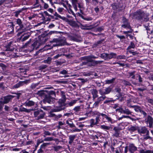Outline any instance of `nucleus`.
Instances as JSON below:
<instances>
[{"mask_svg":"<svg viewBox=\"0 0 153 153\" xmlns=\"http://www.w3.org/2000/svg\"><path fill=\"white\" fill-rule=\"evenodd\" d=\"M57 140L56 139H53V137H47L45 138L43 141H42L41 142H42L43 141H51L52 140L56 141Z\"/></svg>","mask_w":153,"mask_h":153,"instance_id":"473e14b6","label":"nucleus"},{"mask_svg":"<svg viewBox=\"0 0 153 153\" xmlns=\"http://www.w3.org/2000/svg\"><path fill=\"white\" fill-rule=\"evenodd\" d=\"M4 105L2 104V102L0 100V114H4V112L3 110Z\"/></svg>","mask_w":153,"mask_h":153,"instance_id":"2f4dec72","label":"nucleus"},{"mask_svg":"<svg viewBox=\"0 0 153 153\" xmlns=\"http://www.w3.org/2000/svg\"><path fill=\"white\" fill-rule=\"evenodd\" d=\"M128 105L129 107H132L134 108L135 111L137 112H138L139 111L140 112V111L141 110L140 109V108L138 106H129Z\"/></svg>","mask_w":153,"mask_h":153,"instance_id":"c756f323","label":"nucleus"},{"mask_svg":"<svg viewBox=\"0 0 153 153\" xmlns=\"http://www.w3.org/2000/svg\"><path fill=\"white\" fill-rule=\"evenodd\" d=\"M128 129L129 131L131 133H132L137 130L138 131V127L136 126L130 125L128 126Z\"/></svg>","mask_w":153,"mask_h":153,"instance_id":"dca6fc26","label":"nucleus"},{"mask_svg":"<svg viewBox=\"0 0 153 153\" xmlns=\"http://www.w3.org/2000/svg\"><path fill=\"white\" fill-rule=\"evenodd\" d=\"M99 91L100 94L102 96L105 95V93L104 91H103L101 89H100L99 90Z\"/></svg>","mask_w":153,"mask_h":153,"instance_id":"774afa93","label":"nucleus"},{"mask_svg":"<svg viewBox=\"0 0 153 153\" xmlns=\"http://www.w3.org/2000/svg\"><path fill=\"white\" fill-rule=\"evenodd\" d=\"M51 42L56 43V44L53 45L54 46H62L66 44V39L63 37L53 39Z\"/></svg>","mask_w":153,"mask_h":153,"instance_id":"20e7f679","label":"nucleus"},{"mask_svg":"<svg viewBox=\"0 0 153 153\" xmlns=\"http://www.w3.org/2000/svg\"><path fill=\"white\" fill-rule=\"evenodd\" d=\"M114 80L115 79L114 78H113L110 80H106L105 81V83L108 84H110L112 83Z\"/></svg>","mask_w":153,"mask_h":153,"instance_id":"49530a36","label":"nucleus"},{"mask_svg":"<svg viewBox=\"0 0 153 153\" xmlns=\"http://www.w3.org/2000/svg\"><path fill=\"white\" fill-rule=\"evenodd\" d=\"M72 4L74 10L76 11L77 10V4L78 3V0H71Z\"/></svg>","mask_w":153,"mask_h":153,"instance_id":"f3484780","label":"nucleus"},{"mask_svg":"<svg viewBox=\"0 0 153 153\" xmlns=\"http://www.w3.org/2000/svg\"><path fill=\"white\" fill-rule=\"evenodd\" d=\"M106 98L105 95L101 96L99 97L97 99V100L95 102L93 105L94 107H98L100 103H101Z\"/></svg>","mask_w":153,"mask_h":153,"instance_id":"1a4fd4ad","label":"nucleus"},{"mask_svg":"<svg viewBox=\"0 0 153 153\" xmlns=\"http://www.w3.org/2000/svg\"><path fill=\"white\" fill-rule=\"evenodd\" d=\"M47 67V66L46 65H40L39 67V70L44 69Z\"/></svg>","mask_w":153,"mask_h":153,"instance_id":"052dcab7","label":"nucleus"},{"mask_svg":"<svg viewBox=\"0 0 153 153\" xmlns=\"http://www.w3.org/2000/svg\"><path fill=\"white\" fill-rule=\"evenodd\" d=\"M144 13L140 10L137 11L134 13L133 14L134 17L138 19H140L143 17Z\"/></svg>","mask_w":153,"mask_h":153,"instance_id":"0eeeda50","label":"nucleus"},{"mask_svg":"<svg viewBox=\"0 0 153 153\" xmlns=\"http://www.w3.org/2000/svg\"><path fill=\"white\" fill-rule=\"evenodd\" d=\"M129 151L131 153L134 152L137 150V147L133 144H130L128 145Z\"/></svg>","mask_w":153,"mask_h":153,"instance_id":"4468645a","label":"nucleus"},{"mask_svg":"<svg viewBox=\"0 0 153 153\" xmlns=\"http://www.w3.org/2000/svg\"><path fill=\"white\" fill-rule=\"evenodd\" d=\"M70 123L68 125L71 128H72L74 127H75V125L73 124L72 122L70 120H69Z\"/></svg>","mask_w":153,"mask_h":153,"instance_id":"69168bd1","label":"nucleus"},{"mask_svg":"<svg viewBox=\"0 0 153 153\" xmlns=\"http://www.w3.org/2000/svg\"><path fill=\"white\" fill-rule=\"evenodd\" d=\"M112 8L113 10H115L118 7V5L115 3H113L111 5Z\"/></svg>","mask_w":153,"mask_h":153,"instance_id":"e2e57ef3","label":"nucleus"},{"mask_svg":"<svg viewBox=\"0 0 153 153\" xmlns=\"http://www.w3.org/2000/svg\"><path fill=\"white\" fill-rule=\"evenodd\" d=\"M116 56L117 55L115 53H111L109 54H108V60L112 58H116Z\"/></svg>","mask_w":153,"mask_h":153,"instance_id":"b1692460","label":"nucleus"},{"mask_svg":"<svg viewBox=\"0 0 153 153\" xmlns=\"http://www.w3.org/2000/svg\"><path fill=\"white\" fill-rule=\"evenodd\" d=\"M90 126L91 127H93L94 126L96 125L97 124L96 123V122L94 119H91L90 121Z\"/></svg>","mask_w":153,"mask_h":153,"instance_id":"c9c22d12","label":"nucleus"},{"mask_svg":"<svg viewBox=\"0 0 153 153\" xmlns=\"http://www.w3.org/2000/svg\"><path fill=\"white\" fill-rule=\"evenodd\" d=\"M62 117L61 114H59L58 115H55L54 118H53L54 120H57Z\"/></svg>","mask_w":153,"mask_h":153,"instance_id":"603ef678","label":"nucleus"},{"mask_svg":"<svg viewBox=\"0 0 153 153\" xmlns=\"http://www.w3.org/2000/svg\"><path fill=\"white\" fill-rule=\"evenodd\" d=\"M33 114L35 119L39 120L44 118L45 113L42 110L39 109L35 111Z\"/></svg>","mask_w":153,"mask_h":153,"instance_id":"f03ea898","label":"nucleus"},{"mask_svg":"<svg viewBox=\"0 0 153 153\" xmlns=\"http://www.w3.org/2000/svg\"><path fill=\"white\" fill-rule=\"evenodd\" d=\"M62 148L61 146H54L53 147V148L54 149V150L56 152H57L60 149Z\"/></svg>","mask_w":153,"mask_h":153,"instance_id":"680f3d73","label":"nucleus"},{"mask_svg":"<svg viewBox=\"0 0 153 153\" xmlns=\"http://www.w3.org/2000/svg\"><path fill=\"white\" fill-rule=\"evenodd\" d=\"M44 135L43 136L45 137L46 136H49L51 135V133L48 131H45L43 133Z\"/></svg>","mask_w":153,"mask_h":153,"instance_id":"5fc2aeb1","label":"nucleus"},{"mask_svg":"<svg viewBox=\"0 0 153 153\" xmlns=\"http://www.w3.org/2000/svg\"><path fill=\"white\" fill-rule=\"evenodd\" d=\"M77 6H78V7L80 9V11L81 13L82 12V9H83V4H80V3H79L78 4H77Z\"/></svg>","mask_w":153,"mask_h":153,"instance_id":"8fccbe9b","label":"nucleus"},{"mask_svg":"<svg viewBox=\"0 0 153 153\" xmlns=\"http://www.w3.org/2000/svg\"><path fill=\"white\" fill-rule=\"evenodd\" d=\"M37 94L39 96L44 97L46 95V90H41L38 91Z\"/></svg>","mask_w":153,"mask_h":153,"instance_id":"aec40b11","label":"nucleus"},{"mask_svg":"<svg viewBox=\"0 0 153 153\" xmlns=\"http://www.w3.org/2000/svg\"><path fill=\"white\" fill-rule=\"evenodd\" d=\"M116 111H118L121 113L123 114L124 109L122 107H120L116 109Z\"/></svg>","mask_w":153,"mask_h":153,"instance_id":"de8ad7c7","label":"nucleus"},{"mask_svg":"<svg viewBox=\"0 0 153 153\" xmlns=\"http://www.w3.org/2000/svg\"><path fill=\"white\" fill-rule=\"evenodd\" d=\"M42 19L44 20H45V17H46L48 19V20L50 19L49 18V17H51L52 19H53L54 18V16H53L49 14L46 11H45L42 14Z\"/></svg>","mask_w":153,"mask_h":153,"instance_id":"9d476101","label":"nucleus"},{"mask_svg":"<svg viewBox=\"0 0 153 153\" xmlns=\"http://www.w3.org/2000/svg\"><path fill=\"white\" fill-rule=\"evenodd\" d=\"M16 22L19 27V28L18 29V31L17 35L18 36H21V35L26 30V29L24 27V25L22 24V22L21 19H16Z\"/></svg>","mask_w":153,"mask_h":153,"instance_id":"7ed1b4c3","label":"nucleus"},{"mask_svg":"<svg viewBox=\"0 0 153 153\" xmlns=\"http://www.w3.org/2000/svg\"><path fill=\"white\" fill-rule=\"evenodd\" d=\"M135 47V45L134 43L131 42L130 43V45L128 47V49H130L131 48H134Z\"/></svg>","mask_w":153,"mask_h":153,"instance_id":"6e6d98bb","label":"nucleus"},{"mask_svg":"<svg viewBox=\"0 0 153 153\" xmlns=\"http://www.w3.org/2000/svg\"><path fill=\"white\" fill-rule=\"evenodd\" d=\"M76 100H73L68 103L66 104L67 105H66L65 106L68 107L72 106L76 103Z\"/></svg>","mask_w":153,"mask_h":153,"instance_id":"72a5a7b5","label":"nucleus"},{"mask_svg":"<svg viewBox=\"0 0 153 153\" xmlns=\"http://www.w3.org/2000/svg\"><path fill=\"white\" fill-rule=\"evenodd\" d=\"M146 122L147 124H149V126L151 128L152 127L153 123V119L151 116L149 115L146 119Z\"/></svg>","mask_w":153,"mask_h":153,"instance_id":"f8f14e48","label":"nucleus"},{"mask_svg":"<svg viewBox=\"0 0 153 153\" xmlns=\"http://www.w3.org/2000/svg\"><path fill=\"white\" fill-rule=\"evenodd\" d=\"M68 1L67 0H61L59 4L62 5L64 7L66 8L67 7L66 6V4H68Z\"/></svg>","mask_w":153,"mask_h":153,"instance_id":"393cba45","label":"nucleus"},{"mask_svg":"<svg viewBox=\"0 0 153 153\" xmlns=\"http://www.w3.org/2000/svg\"><path fill=\"white\" fill-rule=\"evenodd\" d=\"M54 15L55 16L57 17L60 19H62L63 20H64L65 19V18L64 17H62L60 15H59L56 12Z\"/></svg>","mask_w":153,"mask_h":153,"instance_id":"c03bdc74","label":"nucleus"},{"mask_svg":"<svg viewBox=\"0 0 153 153\" xmlns=\"http://www.w3.org/2000/svg\"><path fill=\"white\" fill-rule=\"evenodd\" d=\"M139 153H153V149L147 150L142 149L140 150Z\"/></svg>","mask_w":153,"mask_h":153,"instance_id":"c85d7f7f","label":"nucleus"},{"mask_svg":"<svg viewBox=\"0 0 153 153\" xmlns=\"http://www.w3.org/2000/svg\"><path fill=\"white\" fill-rule=\"evenodd\" d=\"M116 58L118 59H126V56L124 55H119L116 56Z\"/></svg>","mask_w":153,"mask_h":153,"instance_id":"09e8293b","label":"nucleus"},{"mask_svg":"<svg viewBox=\"0 0 153 153\" xmlns=\"http://www.w3.org/2000/svg\"><path fill=\"white\" fill-rule=\"evenodd\" d=\"M81 108L80 106H77L75 107L73 110L76 112H78L81 111Z\"/></svg>","mask_w":153,"mask_h":153,"instance_id":"e433bc0d","label":"nucleus"},{"mask_svg":"<svg viewBox=\"0 0 153 153\" xmlns=\"http://www.w3.org/2000/svg\"><path fill=\"white\" fill-rule=\"evenodd\" d=\"M53 100V97H50L49 95H46L44 97L43 102L44 103L47 102L49 103H51V102H52Z\"/></svg>","mask_w":153,"mask_h":153,"instance_id":"9b49d317","label":"nucleus"},{"mask_svg":"<svg viewBox=\"0 0 153 153\" xmlns=\"http://www.w3.org/2000/svg\"><path fill=\"white\" fill-rule=\"evenodd\" d=\"M123 114H126L127 115L130 114L131 113V112L130 111L128 108H125L124 109Z\"/></svg>","mask_w":153,"mask_h":153,"instance_id":"37998d69","label":"nucleus"},{"mask_svg":"<svg viewBox=\"0 0 153 153\" xmlns=\"http://www.w3.org/2000/svg\"><path fill=\"white\" fill-rule=\"evenodd\" d=\"M121 27H124V28H130L131 27L129 24H123L121 25Z\"/></svg>","mask_w":153,"mask_h":153,"instance_id":"13d9d810","label":"nucleus"},{"mask_svg":"<svg viewBox=\"0 0 153 153\" xmlns=\"http://www.w3.org/2000/svg\"><path fill=\"white\" fill-rule=\"evenodd\" d=\"M33 110V109H27L24 107L20 108L19 111L21 112H25L28 113L30 112L31 111Z\"/></svg>","mask_w":153,"mask_h":153,"instance_id":"bb28decb","label":"nucleus"},{"mask_svg":"<svg viewBox=\"0 0 153 153\" xmlns=\"http://www.w3.org/2000/svg\"><path fill=\"white\" fill-rule=\"evenodd\" d=\"M50 144H51L50 143H44L41 146L40 148L41 149H45V147L48 145Z\"/></svg>","mask_w":153,"mask_h":153,"instance_id":"a18cd8bd","label":"nucleus"},{"mask_svg":"<svg viewBox=\"0 0 153 153\" xmlns=\"http://www.w3.org/2000/svg\"><path fill=\"white\" fill-rule=\"evenodd\" d=\"M103 61H96L94 60V64H95V65L98 64H101L102 62H103Z\"/></svg>","mask_w":153,"mask_h":153,"instance_id":"bf43d9fd","label":"nucleus"},{"mask_svg":"<svg viewBox=\"0 0 153 153\" xmlns=\"http://www.w3.org/2000/svg\"><path fill=\"white\" fill-rule=\"evenodd\" d=\"M64 9L63 8L59 7L57 9V10L59 13L61 14H62Z\"/></svg>","mask_w":153,"mask_h":153,"instance_id":"4d7b16f0","label":"nucleus"},{"mask_svg":"<svg viewBox=\"0 0 153 153\" xmlns=\"http://www.w3.org/2000/svg\"><path fill=\"white\" fill-rule=\"evenodd\" d=\"M21 35L22 36H21V38H22L23 36H24L22 39V41H24L26 40L29 37V35H28V34H27L26 33H24L23 34H22V33Z\"/></svg>","mask_w":153,"mask_h":153,"instance_id":"cd10ccee","label":"nucleus"},{"mask_svg":"<svg viewBox=\"0 0 153 153\" xmlns=\"http://www.w3.org/2000/svg\"><path fill=\"white\" fill-rule=\"evenodd\" d=\"M135 71H133L128 72V74L129 77H131L132 79H134L135 78Z\"/></svg>","mask_w":153,"mask_h":153,"instance_id":"4c0bfd02","label":"nucleus"},{"mask_svg":"<svg viewBox=\"0 0 153 153\" xmlns=\"http://www.w3.org/2000/svg\"><path fill=\"white\" fill-rule=\"evenodd\" d=\"M114 91L115 92L118 93V97H120L121 96V90L120 88L118 87L114 89Z\"/></svg>","mask_w":153,"mask_h":153,"instance_id":"f704fd0d","label":"nucleus"},{"mask_svg":"<svg viewBox=\"0 0 153 153\" xmlns=\"http://www.w3.org/2000/svg\"><path fill=\"white\" fill-rule=\"evenodd\" d=\"M111 88H110V87H109L106 88L105 89L104 92L105 93V94H108L111 92Z\"/></svg>","mask_w":153,"mask_h":153,"instance_id":"58836bf2","label":"nucleus"},{"mask_svg":"<svg viewBox=\"0 0 153 153\" xmlns=\"http://www.w3.org/2000/svg\"><path fill=\"white\" fill-rule=\"evenodd\" d=\"M136 76L139 78L138 80L139 82H141L142 81V79L140 75L137 74H136Z\"/></svg>","mask_w":153,"mask_h":153,"instance_id":"338daca9","label":"nucleus"},{"mask_svg":"<svg viewBox=\"0 0 153 153\" xmlns=\"http://www.w3.org/2000/svg\"><path fill=\"white\" fill-rule=\"evenodd\" d=\"M94 114L97 115V116L96 117V123L97 124L99 123L100 122V113H99L98 112H95L94 113Z\"/></svg>","mask_w":153,"mask_h":153,"instance_id":"5701e85b","label":"nucleus"},{"mask_svg":"<svg viewBox=\"0 0 153 153\" xmlns=\"http://www.w3.org/2000/svg\"><path fill=\"white\" fill-rule=\"evenodd\" d=\"M68 137L69 139L68 143L70 145H71L76 137V135H70L68 136Z\"/></svg>","mask_w":153,"mask_h":153,"instance_id":"4be33fe9","label":"nucleus"},{"mask_svg":"<svg viewBox=\"0 0 153 153\" xmlns=\"http://www.w3.org/2000/svg\"><path fill=\"white\" fill-rule=\"evenodd\" d=\"M100 57L101 58L104 59L105 60H108V53H103L100 55Z\"/></svg>","mask_w":153,"mask_h":153,"instance_id":"7c9ffc66","label":"nucleus"},{"mask_svg":"<svg viewBox=\"0 0 153 153\" xmlns=\"http://www.w3.org/2000/svg\"><path fill=\"white\" fill-rule=\"evenodd\" d=\"M83 59H85L86 60L87 62H93L94 63V60H93L91 59V56H88L84 57H82Z\"/></svg>","mask_w":153,"mask_h":153,"instance_id":"a878e982","label":"nucleus"},{"mask_svg":"<svg viewBox=\"0 0 153 153\" xmlns=\"http://www.w3.org/2000/svg\"><path fill=\"white\" fill-rule=\"evenodd\" d=\"M91 92L92 95V97L93 99H95L98 97V91L96 89H91Z\"/></svg>","mask_w":153,"mask_h":153,"instance_id":"a211bd4d","label":"nucleus"},{"mask_svg":"<svg viewBox=\"0 0 153 153\" xmlns=\"http://www.w3.org/2000/svg\"><path fill=\"white\" fill-rule=\"evenodd\" d=\"M138 132L141 135L149 133V131L145 127H138Z\"/></svg>","mask_w":153,"mask_h":153,"instance_id":"6e6552de","label":"nucleus"},{"mask_svg":"<svg viewBox=\"0 0 153 153\" xmlns=\"http://www.w3.org/2000/svg\"><path fill=\"white\" fill-rule=\"evenodd\" d=\"M13 97V96L8 95L4 97L3 98H1L0 101L2 102V103L3 105L7 104L11 100Z\"/></svg>","mask_w":153,"mask_h":153,"instance_id":"423d86ee","label":"nucleus"},{"mask_svg":"<svg viewBox=\"0 0 153 153\" xmlns=\"http://www.w3.org/2000/svg\"><path fill=\"white\" fill-rule=\"evenodd\" d=\"M100 116H101L102 117L103 120L104 118H105L107 120L108 122H110L111 123H112V120L111 118L108 117L105 114L102 113H100Z\"/></svg>","mask_w":153,"mask_h":153,"instance_id":"6ab92c4d","label":"nucleus"},{"mask_svg":"<svg viewBox=\"0 0 153 153\" xmlns=\"http://www.w3.org/2000/svg\"><path fill=\"white\" fill-rule=\"evenodd\" d=\"M122 22L123 24H129L128 22V20L125 18H123Z\"/></svg>","mask_w":153,"mask_h":153,"instance_id":"864d4df0","label":"nucleus"},{"mask_svg":"<svg viewBox=\"0 0 153 153\" xmlns=\"http://www.w3.org/2000/svg\"><path fill=\"white\" fill-rule=\"evenodd\" d=\"M46 92L47 95H49L50 97H52L53 98L55 96V93L54 91L46 90Z\"/></svg>","mask_w":153,"mask_h":153,"instance_id":"412c9836","label":"nucleus"},{"mask_svg":"<svg viewBox=\"0 0 153 153\" xmlns=\"http://www.w3.org/2000/svg\"><path fill=\"white\" fill-rule=\"evenodd\" d=\"M35 104V102H34L27 100L23 104V105L26 106L31 107L34 106Z\"/></svg>","mask_w":153,"mask_h":153,"instance_id":"2eb2a0df","label":"nucleus"},{"mask_svg":"<svg viewBox=\"0 0 153 153\" xmlns=\"http://www.w3.org/2000/svg\"><path fill=\"white\" fill-rule=\"evenodd\" d=\"M146 136H145L144 137V140H147L148 139H149L150 140L152 139V138L150 137L149 135V133L146 134Z\"/></svg>","mask_w":153,"mask_h":153,"instance_id":"3c124183","label":"nucleus"},{"mask_svg":"<svg viewBox=\"0 0 153 153\" xmlns=\"http://www.w3.org/2000/svg\"><path fill=\"white\" fill-rule=\"evenodd\" d=\"M100 128L104 130H108L110 128V127L109 126H107L105 125H102L100 126Z\"/></svg>","mask_w":153,"mask_h":153,"instance_id":"ea45409f","label":"nucleus"},{"mask_svg":"<svg viewBox=\"0 0 153 153\" xmlns=\"http://www.w3.org/2000/svg\"><path fill=\"white\" fill-rule=\"evenodd\" d=\"M30 82V79H27L25 81H19L18 83L13 86L12 87L11 89H14L18 88L25 85H27Z\"/></svg>","mask_w":153,"mask_h":153,"instance_id":"39448f33","label":"nucleus"},{"mask_svg":"<svg viewBox=\"0 0 153 153\" xmlns=\"http://www.w3.org/2000/svg\"><path fill=\"white\" fill-rule=\"evenodd\" d=\"M113 130L114 132L112 136L116 137H119L120 132L119 129L117 127H114L113 128Z\"/></svg>","mask_w":153,"mask_h":153,"instance_id":"ddd939ff","label":"nucleus"},{"mask_svg":"<svg viewBox=\"0 0 153 153\" xmlns=\"http://www.w3.org/2000/svg\"><path fill=\"white\" fill-rule=\"evenodd\" d=\"M62 98L59 99L58 101L59 106L55 108L52 109V111L53 112H58L64 110L66 104L65 103L66 100V97L65 94L63 92L61 93Z\"/></svg>","mask_w":153,"mask_h":153,"instance_id":"f257e3e1","label":"nucleus"},{"mask_svg":"<svg viewBox=\"0 0 153 153\" xmlns=\"http://www.w3.org/2000/svg\"><path fill=\"white\" fill-rule=\"evenodd\" d=\"M81 18L85 20H86L87 21H91L93 19V18L91 17H85L84 16H81Z\"/></svg>","mask_w":153,"mask_h":153,"instance_id":"a19ab883","label":"nucleus"},{"mask_svg":"<svg viewBox=\"0 0 153 153\" xmlns=\"http://www.w3.org/2000/svg\"><path fill=\"white\" fill-rule=\"evenodd\" d=\"M52 59L50 57H48L47 59L45 60H44L43 62L47 64H50L51 61Z\"/></svg>","mask_w":153,"mask_h":153,"instance_id":"79ce46f5","label":"nucleus"},{"mask_svg":"<svg viewBox=\"0 0 153 153\" xmlns=\"http://www.w3.org/2000/svg\"><path fill=\"white\" fill-rule=\"evenodd\" d=\"M22 12V10H19L15 12L14 13L15 14V16L16 17H17L19 15V14Z\"/></svg>","mask_w":153,"mask_h":153,"instance_id":"0e129e2a","label":"nucleus"}]
</instances>
